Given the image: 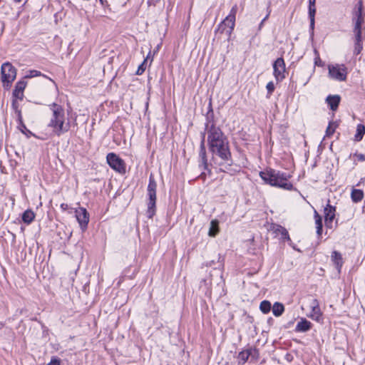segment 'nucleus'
Here are the masks:
<instances>
[{"mask_svg":"<svg viewBox=\"0 0 365 365\" xmlns=\"http://www.w3.org/2000/svg\"><path fill=\"white\" fill-rule=\"evenodd\" d=\"M205 133H201V140L200 145L199 155H198V167L202 170L197 178L205 181L207 176L212 175L210 169L211 164L208 163L207 151L205 148Z\"/></svg>","mask_w":365,"mask_h":365,"instance_id":"4","label":"nucleus"},{"mask_svg":"<svg viewBox=\"0 0 365 365\" xmlns=\"http://www.w3.org/2000/svg\"><path fill=\"white\" fill-rule=\"evenodd\" d=\"M280 228H284V227L282 226H281V225H272V230L277 235H279V233L281 232V229Z\"/></svg>","mask_w":365,"mask_h":365,"instance_id":"42","label":"nucleus"},{"mask_svg":"<svg viewBox=\"0 0 365 365\" xmlns=\"http://www.w3.org/2000/svg\"><path fill=\"white\" fill-rule=\"evenodd\" d=\"M359 16H364L363 3L361 1H359L357 5L356 6L354 18H358Z\"/></svg>","mask_w":365,"mask_h":365,"instance_id":"32","label":"nucleus"},{"mask_svg":"<svg viewBox=\"0 0 365 365\" xmlns=\"http://www.w3.org/2000/svg\"><path fill=\"white\" fill-rule=\"evenodd\" d=\"M247 351L250 362L255 361L259 359V350L257 348L250 347L249 349H247Z\"/></svg>","mask_w":365,"mask_h":365,"instance_id":"27","label":"nucleus"},{"mask_svg":"<svg viewBox=\"0 0 365 365\" xmlns=\"http://www.w3.org/2000/svg\"><path fill=\"white\" fill-rule=\"evenodd\" d=\"M224 257L221 256L220 255H218V259L217 262H215L214 260L210 261L209 262L206 263V266L212 267L215 264H217L216 267H215V269H222L224 267Z\"/></svg>","mask_w":365,"mask_h":365,"instance_id":"26","label":"nucleus"},{"mask_svg":"<svg viewBox=\"0 0 365 365\" xmlns=\"http://www.w3.org/2000/svg\"><path fill=\"white\" fill-rule=\"evenodd\" d=\"M18 128L19 130L24 133L27 138H29L30 136L33 135V133L31 130L27 129L26 125L24 124V121L18 124Z\"/></svg>","mask_w":365,"mask_h":365,"instance_id":"31","label":"nucleus"},{"mask_svg":"<svg viewBox=\"0 0 365 365\" xmlns=\"http://www.w3.org/2000/svg\"><path fill=\"white\" fill-rule=\"evenodd\" d=\"M354 24L362 25L364 22V16H359L358 18H354Z\"/></svg>","mask_w":365,"mask_h":365,"instance_id":"44","label":"nucleus"},{"mask_svg":"<svg viewBox=\"0 0 365 365\" xmlns=\"http://www.w3.org/2000/svg\"><path fill=\"white\" fill-rule=\"evenodd\" d=\"M14 112L16 114L18 124L21 123V122H23L21 110H16Z\"/></svg>","mask_w":365,"mask_h":365,"instance_id":"43","label":"nucleus"},{"mask_svg":"<svg viewBox=\"0 0 365 365\" xmlns=\"http://www.w3.org/2000/svg\"><path fill=\"white\" fill-rule=\"evenodd\" d=\"M363 49V42L361 35H354V54L359 55Z\"/></svg>","mask_w":365,"mask_h":365,"instance_id":"20","label":"nucleus"},{"mask_svg":"<svg viewBox=\"0 0 365 365\" xmlns=\"http://www.w3.org/2000/svg\"><path fill=\"white\" fill-rule=\"evenodd\" d=\"M35 218V214L34 212L30 210V209H28L26 210H25L23 213H22V215H21V220L22 221L26 224V225H29L31 224L33 220H34Z\"/></svg>","mask_w":365,"mask_h":365,"instance_id":"19","label":"nucleus"},{"mask_svg":"<svg viewBox=\"0 0 365 365\" xmlns=\"http://www.w3.org/2000/svg\"><path fill=\"white\" fill-rule=\"evenodd\" d=\"M296 320H297V318H295L294 313H293L291 319L289 320H288V322L286 324H284V328L285 329L292 328L293 327V325L294 324Z\"/></svg>","mask_w":365,"mask_h":365,"instance_id":"36","label":"nucleus"},{"mask_svg":"<svg viewBox=\"0 0 365 365\" xmlns=\"http://www.w3.org/2000/svg\"><path fill=\"white\" fill-rule=\"evenodd\" d=\"M237 11V6L235 5L232 7L229 15L225 18V19L222 21V24L229 28L228 32L230 33L235 27V16Z\"/></svg>","mask_w":365,"mask_h":365,"instance_id":"12","label":"nucleus"},{"mask_svg":"<svg viewBox=\"0 0 365 365\" xmlns=\"http://www.w3.org/2000/svg\"><path fill=\"white\" fill-rule=\"evenodd\" d=\"M312 324L305 318H301L298 322V331L306 332L311 329Z\"/></svg>","mask_w":365,"mask_h":365,"instance_id":"18","label":"nucleus"},{"mask_svg":"<svg viewBox=\"0 0 365 365\" xmlns=\"http://www.w3.org/2000/svg\"><path fill=\"white\" fill-rule=\"evenodd\" d=\"M272 310L274 316L279 317L282 316L284 312V306L283 304L276 302L274 303L273 306H272Z\"/></svg>","mask_w":365,"mask_h":365,"instance_id":"22","label":"nucleus"},{"mask_svg":"<svg viewBox=\"0 0 365 365\" xmlns=\"http://www.w3.org/2000/svg\"><path fill=\"white\" fill-rule=\"evenodd\" d=\"M60 207L63 210H66L68 209V205L66 203H61Z\"/></svg>","mask_w":365,"mask_h":365,"instance_id":"47","label":"nucleus"},{"mask_svg":"<svg viewBox=\"0 0 365 365\" xmlns=\"http://www.w3.org/2000/svg\"><path fill=\"white\" fill-rule=\"evenodd\" d=\"M354 156L357 158V160L359 161L363 162L365 160V155L362 153H359V154L355 153Z\"/></svg>","mask_w":365,"mask_h":365,"instance_id":"46","label":"nucleus"},{"mask_svg":"<svg viewBox=\"0 0 365 365\" xmlns=\"http://www.w3.org/2000/svg\"><path fill=\"white\" fill-rule=\"evenodd\" d=\"M286 358H287V359L288 361H292V356H291V355H290V354H287V355H286Z\"/></svg>","mask_w":365,"mask_h":365,"instance_id":"49","label":"nucleus"},{"mask_svg":"<svg viewBox=\"0 0 365 365\" xmlns=\"http://www.w3.org/2000/svg\"><path fill=\"white\" fill-rule=\"evenodd\" d=\"M331 259L336 265L337 268L340 269L343 264L342 256L341 253L337 251H334L331 253Z\"/></svg>","mask_w":365,"mask_h":365,"instance_id":"23","label":"nucleus"},{"mask_svg":"<svg viewBox=\"0 0 365 365\" xmlns=\"http://www.w3.org/2000/svg\"><path fill=\"white\" fill-rule=\"evenodd\" d=\"M99 1L104 9H108L109 10H110V4H108L107 0H99Z\"/></svg>","mask_w":365,"mask_h":365,"instance_id":"45","label":"nucleus"},{"mask_svg":"<svg viewBox=\"0 0 365 365\" xmlns=\"http://www.w3.org/2000/svg\"><path fill=\"white\" fill-rule=\"evenodd\" d=\"M156 189L157 182L154 178L153 175L151 173L149 176V182L147 187V217L149 219L153 218L156 212Z\"/></svg>","mask_w":365,"mask_h":365,"instance_id":"5","label":"nucleus"},{"mask_svg":"<svg viewBox=\"0 0 365 365\" xmlns=\"http://www.w3.org/2000/svg\"><path fill=\"white\" fill-rule=\"evenodd\" d=\"M259 309L264 314H268L272 309V304L268 300H263L259 304Z\"/></svg>","mask_w":365,"mask_h":365,"instance_id":"29","label":"nucleus"},{"mask_svg":"<svg viewBox=\"0 0 365 365\" xmlns=\"http://www.w3.org/2000/svg\"><path fill=\"white\" fill-rule=\"evenodd\" d=\"M315 64L319 66H322V61L319 57L315 59Z\"/></svg>","mask_w":365,"mask_h":365,"instance_id":"48","label":"nucleus"},{"mask_svg":"<svg viewBox=\"0 0 365 365\" xmlns=\"http://www.w3.org/2000/svg\"><path fill=\"white\" fill-rule=\"evenodd\" d=\"M207 134L211 160L219 167L220 172L227 173L234 164L227 137L219 126H211Z\"/></svg>","mask_w":365,"mask_h":365,"instance_id":"1","label":"nucleus"},{"mask_svg":"<svg viewBox=\"0 0 365 365\" xmlns=\"http://www.w3.org/2000/svg\"><path fill=\"white\" fill-rule=\"evenodd\" d=\"M48 107L52 114L48 127L51 128L53 133L57 136L67 133L70 130L71 123L69 120L66 122L64 108L56 103L50 104Z\"/></svg>","mask_w":365,"mask_h":365,"instance_id":"2","label":"nucleus"},{"mask_svg":"<svg viewBox=\"0 0 365 365\" xmlns=\"http://www.w3.org/2000/svg\"><path fill=\"white\" fill-rule=\"evenodd\" d=\"M206 121L205 123V131L203 133H209V128L214 125H216L215 120V115L212 109L208 110L205 115Z\"/></svg>","mask_w":365,"mask_h":365,"instance_id":"15","label":"nucleus"},{"mask_svg":"<svg viewBox=\"0 0 365 365\" xmlns=\"http://www.w3.org/2000/svg\"><path fill=\"white\" fill-rule=\"evenodd\" d=\"M27 85V82L24 80H20L16 82L14 89L12 92V98H19V100H23L24 98V91Z\"/></svg>","mask_w":365,"mask_h":365,"instance_id":"13","label":"nucleus"},{"mask_svg":"<svg viewBox=\"0 0 365 365\" xmlns=\"http://www.w3.org/2000/svg\"><path fill=\"white\" fill-rule=\"evenodd\" d=\"M314 220L316 224L317 234L318 237L319 238L322 234V217L319 215V213L316 210L314 211Z\"/></svg>","mask_w":365,"mask_h":365,"instance_id":"21","label":"nucleus"},{"mask_svg":"<svg viewBox=\"0 0 365 365\" xmlns=\"http://www.w3.org/2000/svg\"><path fill=\"white\" fill-rule=\"evenodd\" d=\"M19 98H12V102H11V108L16 111V110H20L19 109V103L18 102V100Z\"/></svg>","mask_w":365,"mask_h":365,"instance_id":"40","label":"nucleus"},{"mask_svg":"<svg viewBox=\"0 0 365 365\" xmlns=\"http://www.w3.org/2000/svg\"><path fill=\"white\" fill-rule=\"evenodd\" d=\"M38 76H43L46 77V75L41 73V72L36 70H30L28 71V73L25 76L24 78H31Z\"/></svg>","mask_w":365,"mask_h":365,"instance_id":"33","label":"nucleus"},{"mask_svg":"<svg viewBox=\"0 0 365 365\" xmlns=\"http://www.w3.org/2000/svg\"><path fill=\"white\" fill-rule=\"evenodd\" d=\"M311 308L312 311L308 316L311 317L312 319L319 322L322 318V314L320 311L319 303L317 299H312Z\"/></svg>","mask_w":365,"mask_h":365,"instance_id":"14","label":"nucleus"},{"mask_svg":"<svg viewBox=\"0 0 365 365\" xmlns=\"http://www.w3.org/2000/svg\"><path fill=\"white\" fill-rule=\"evenodd\" d=\"M46 365H61V359L56 356H53L51 361Z\"/></svg>","mask_w":365,"mask_h":365,"instance_id":"41","label":"nucleus"},{"mask_svg":"<svg viewBox=\"0 0 365 365\" xmlns=\"http://www.w3.org/2000/svg\"><path fill=\"white\" fill-rule=\"evenodd\" d=\"M266 88H267V97L269 98V96L272 94V93L274 92V88H275L274 83L272 81H269L267 84Z\"/></svg>","mask_w":365,"mask_h":365,"instance_id":"35","label":"nucleus"},{"mask_svg":"<svg viewBox=\"0 0 365 365\" xmlns=\"http://www.w3.org/2000/svg\"><path fill=\"white\" fill-rule=\"evenodd\" d=\"M146 59L144 60V61L138 66V69H137V71L135 73L136 75H142L143 73L145 71V62Z\"/></svg>","mask_w":365,"mask_h":365,"instance_id":"39","label":"nucleus"},{"mask_svg":"<svg viewBox=\"0 0 365 365\" xmlns=\"http://www.w3.org/2000/svg\"><path fill=\"white\" fill-rule=\"evenodd\" d=\"M353 33L354 35H362V25L354 24Z\"/></svg>","mask_w":365,"mask_h":365,"instance_id":"37","label":"nucleus"},{"mask_svg":"<svg viewBox=\"0 0 365 365\" xmlns=\"http://www.w3.org/2000/svg\"><path fill=\"white\" fill-rule=\"evenodd\" d=\"M218 221L215 220H212L210 222V227L209 230V235L210 237H215L219 232V227H218Z\"/></svg>","mask_w":365,"mask_h":365,"instance_id":"28","label":"nucleus"},{"mask_svg":"<svg viewBox=\"0 0 365 365\" xmlns=\"http://www.w3.org/2000/svg\"><path fill=\"white\" fill-rule=\"evenodd\" d=\"M16 3H20L22 0H13Z\"/></svg>","mask_w":365,"mask_h":365,"instance_id":"51","label":"nucleus"},{"mask_svg":"<svg viewBox=\"0 0 365 365\" xmlns=\"http://www.w3.org/2000/svg\"><path fill=\"white\" fill-rule=\"evenodd\" d=\"M273 75L277 82L282 81L284 78L286 71L284 61L282 58H277L273 64Z\"/></svg>","mask_w":365,"mask_h":365,"instance_id":"9","label":"nucleus"},{"mask_svg":"<svg viewBox=\"0 0 365 365\" xmlns=\"http://www.w3.org/2000/svg\"><path fill=\"white\" fill-rule=\"evenodd\" d=\"M16 68L9 62H5L1 65V81L4 88L11 86L16 77Z\"/></svg>","mask_w":365,"mask_h":365,"instance_id":"6","label":"nucleus"},{"mask_svg":"<svg viewBox=\"0 0 365 365\" xmlns=\"http://www.w3.org/2000/svg\"><path fill=\"white\" fill-rule=\"evenodd\" d=\"M316 0H309V17L310 19V29L314 30V16L316 14L315 8Z\"/></svg>","mask_w":365,"mask_h":365,"instance_id":"17","label":"nucleus"},{"mask_svg":"<svg viewBox=\"0 0 365 365\" xmlns=\"http://www.w3.org/2000/svg\"><path fill=\"white\" fill-rule=\"evenodd\" d=\"M109 166L116 172L124 174L126 172L125 163L123 159L114 153H110L106 156Z\"/></svg>","mask_w":365,"mask_h":365,"instance_id":"7","label":"nucleus"},{"mask_svg":"<svg viewBox=\"0 0 365 365\" xmlns=\"http://www.w3.org/2000/svg\"><path fill=\"white\" fill-rule=\"evenodd\" d=\"M76 217L79 226L83 232L86 231L89 222L90 215L87 210L83 207H79L75 210Z\"/></svg>","mask_w":365,"mask_h":365,"instance_id":"8","label":"nucleus"},{"mask_svg":"<svg viewBox=\"0 0 365 365\" xmlns=\"http://www.w3.org/2000/svg\"><path fill=\"white\" fill-rule=\"evenodd\" d=\"M259 176L262 180L271 186L292 190L293 185L288 182L287 174L280 171L269 168L259 172Z\"/></svg>","mask_w":365,"mask_h":365,"instance_id":"3","label":"nucleus"},{"mask_svg":"<svg viewBox=\"0 0 365 365\" xmlns=\"http://www.w3.org/2000/svg\"><path fill=\"white\" fill-rule=\"evenodd\" d=\"M237 359H238L239 364H244L250 360L247 349L245 350H242V351H240L238 354Z\"/></svg>","mask_w":365,"mask_h":365,"instance_id":"30","label":"nucleus"},{"mask_svg":"<svg viewBox=\"0 0 365 365\" xmlns=\"http://www.w3.org/2000/svg\"><path fill=\"white\" fill-rule=\"evenodd\" d=\"M325 227L327 229L333 228V221L335 218L336 207L329 204V200L324 209Z\"/></svg>","mask_w":365,"mask_h":365,"instance_id":"10","label":"nucleus"},{"mask_svg":"<svg viewBox=\"0 0 365 365\" xmlns=\"http://www.w3.org/2000/svg\"><path fill=\"white\" fill-rule=\"evenodd\" d=\"M341 98L338 95H329L327 97L326 101L328 103L330 109L333 111L336 110L340 103Z\"/></svg>","mask_w":365,"mask_h":365,"instance_id":"16","label":"nucleus"},{"mask_svg":"<svg viewBox=\"0 0 365 365\" xmlns=\"http://www.w3.org/2000/svg\"><path fill=\"white\" fill-rule=\"evenodd\" d=\"M280 229H281V232L279 233V235L281 236V239L283 241L287 240V241L291 242L288 231L285 228H280Z\"/></svg>","mask_w":365,"mask_h":365,"instance_id":"34","label":"nucleus"},{"mask_svg":"<svg viewBox=\"0 0 365 365\" xmlns=\"http://www.w3.org/2000/svg\"><path fill=\"white\" fill-rule=\"evenodd\" d=\"M334 131H335V127H333L332 123H329V124L326 130V136H327V137L331 136V135H333Z\"/></svg>","mask_w":365,"mask_h":365,"instance_id":"38","label":"nucleus"},{"mask_svg":"<svg viewBox=\"0 0 365 365\" xmlns=\"http://www.w3.org/2000/svg\"><path fill=\"white\" fill-rule=\"evenodd\" d=\"M329 73L331 78L340 81L346 80V71L344 66L341 67L339 66H329Z\"/></svg>","mask_w":365,"mask_h":365,"instance_id":"11","label":"nucleus"},{"mask_svg":"<svg viewBox=\"0 0 365 365\" xmlns=\"http://www.w3.org/2000/svg\"><path fill=\"white\" fill-rule=\"evenodd\" d=\"M292 247H293L294 250H297L296 246L293 245Z\"/></svg>","mask_w":365,"mask_h":365,"instance_id":"52","label":"nucleus"},{"mask_svg":"<svg viewBox=\"0 0 365 365\" xmlns=\"http://www.w3.org/2000/svg\"><path fill=\"white\" fill-rule=\"evenodd\" d=\"M365 134V126L363 124H358L356 127V133L354 135V140L361 141Z\"/></svg>","mask_w":365,"mask_h":365,"instance_id":"25","label":"nucleus"},{"mask_svg":"<svg viewBox=\"0 0 365 365\" xmlns=\"http://www.w3.org/2000/svg\"><path fill=\"white\" fill-rule=\"evenodd\" d=\"M351 197L353 202H359L364 197V192L361 190L353 189L351 193Z\"/></svg>","mask_w":365,"mask_h":365,"instance_id":"24","label":"nucleus"},{"mask_svg":"<svg viewBox=\"0 0 365 365\" xmlns=\"http://www.w3.org/2000/svg\"><path fill=\"white\" fill-rule=\"evenodd\" d=\"M210 109H212L211 102H210L209 106H208V110H210Z\"/></svg>","mask_w":365,"mask_h":365,"instance_id":"50","label":"nucleus"}]
</instances>
